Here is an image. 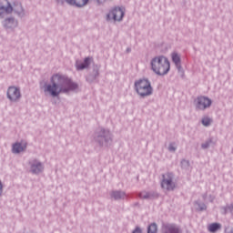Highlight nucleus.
<instances>
[{"label": "nucleus", "instance_id": "nucleus-1", "mask_svg": "<svg viewBox=\"0 0 233 233\" xmlns=\"http://www.w3.org/2000/svg\"><path fill=\"white\" fill-rule=\"evenodd\" d=\"M51 84L45 86L44 92H46L53 97H57L59 94H68L71 90H76L77 84L66 75L56 73L50 78Z\"/></svg>", "mask_w": 233, "mask_h": 233}, {"label": "nucleus", "instance_id": "nucleus-2", "mask_svg": "<svg viewBox=\"0 0 233 233\" xmlns=\"http://www.w3.org/2000/svg\"><path fill=\"white\" fill-rule=\"evenodd\" d=\"M151 70L157 76H167L170 72V61L163 56H156L151 60Z\"/></svg>", "mask_w": 233, "mask_h": 233}, {"label": "nucleus", "instance_id": "nucleus-3", "mask_svg": "<svg viewBox=\"0 0 233 233\" xmlns=\"http://www.w3.org/2000/svg\"><path fill=\"white\" fill-rule=\"evenodd\" d=\"M12 12H15L18 15L23 14V5L19 3H15L12 6L8 0H0V17H5L8 14H12Z\"/></svg>", "mask_w": 233, "mask_h": 233}, {"label": "nucleus", "instance_id": "nucleus-4", "mask_svg": "<svg viewBox=\"0 0 233 233\" xmlns=\"http://www.w3.org/2000/svg\"><path fill=\"white\" fill-rule=\"evenodd\" d=\"M136 90L138 96L141 97H146L147 96H150L152 94V86H150V82L147 79H142L135 83Z\"/></svg>", "mask_w": 233, "mask_h": 233}, {"label": "nucleus", "instance_id": "nucleus-5", "mask_svg": "<svg viewBox=\"0 0 233 233\" xmlns=\"http://www.w3.org/2000/svg\"><path fill=\"white\" fill-rule=\"evenodd\" d=\"M195 105L198 110H207L212 105V100L207 96H198L195 100Z\"/></svg>", "mask_w": 233, "mask_h": 233}, {"label": "nucleus", "instance_id": "nucleus-6", "mask_svg": "<svg viewBox=\"0 0 233 233\" xmlns=\"http://www.w3.org/2000/svg\"><path fill=\"white\" fill-rule=\"evenodd\" d=\"M125 16V9L121 7H114L107 15V19L114 21H121Z\"/></svg>", "mask_w": 233, "mask_h": 233}, {"label": "nucleus", "instance_id": "nucleus-7", "mask_svg": "<svg viewBox=\"0 0 233 233\" xmlns=\"http://www.w3.org/2000/svg\"><path fill=\"white\" fill-rule=\"evenodd\" d=\"M161 187L164 190H174L176 188V184L172 181V174L167 173L163 176Z\"/></svg>", "mask_w": 233, "mask_h": 233}, {"label": "nucleus", "instance_id": "nucleus-8", "mask_svg": "<svg viewBox=\"0 0 233 233\" xmlns=\"http://www.w3.org/2000/svg\"><path fill=\"white\" fill-rule=\"evenodd\" d=\"M7 97L9 100L14 102L19 101V99L21 98V91L15 86H10L7 89Z\"/></svg>", "mask_w": 233, "mask_h": 233}, {"label": "nucleus", "instance_id": "nucleus-9", "mask_svg": "<svg viewBox=\"0 0 233 233\" xmlns=\"http://www.w3.org/2000/svg\"><path fill=\"white\" fill-rule=\"evenodd\" d=\"M26 150V142L15 143L13 145V154H19Z\"/></svg>", "mask_w": 233, "mask_h": 233}, {"label": "nucleus", "instance_id": "nucleus-10", "mask_svg": "<svg viewBox=\"0 0 233 233\" xmlns=\"http://www.w3.org/2000/svg\"><path fill=\"white\" fill-rule=\"evenodd\" d=\"M88 1L90 0H66L68 5L72 6H77V8H83V6H86L88 5Z\"/></svg>", "mask_w": 233, "mask_h": 233}, {"label": "nucleus", "instance_id": "nucleus-11", "mask_svg": "<svg viewBox=\"0 0 233 233\" xmlns=\"http://www.w3.org/2000/svg\"><path fill=\"white\" fill-rule=\"evenodd\" d=\"M165 233H181V229L179 227L176 226L175 224H167L164 226Z\"/></svg>", "mask_w": 233, "mask_h": 233}, {"label": "nucleus", "instance_id": "nucleus-12", "mask_svg": "<svg viewBox=\"0 0 233 233\" xmlns=\"http://www.w3.org/2000/svg\"><path fill=\"white\" fill-rule=\"evenodd\" d=\"M31 170L33 174H39L43 170V165L37 162V160H35L31 165Z\"/></svg>", "mask_w": 233, "mask_h": 233}, {"label": "nucleus", "instance_id": "nucleus-13", "mask_svg": "<svg viewBox=\"0 0 233 233\" xmlns=\"http://www.w3.org/2000/svg\"><path fill=\"white\" fill-rule=\"evenodd\" d=\"M4 26H5V28H15V26H17V21L14 18H7L4 22Z\"/></svg>", "mask_w": 233, "mask_h": 233}, {"label": "nucleus", "instance_id": "nucleus-14", "mask_svg": "<svg viewBox=\"0 0 233 233\" xmlns=\"http://www.w3.org/2000/svg\"><path fill=\"white\" fill-rule=\"evenodd\" d=\"M90 65V57H86L84 60V63L79 64V62H76V69L78 70H85V68H88Z\"/></svg>", "mask_w": 233, "mask_h": 233}, {"label": "nucleus", "instance_id": "nucleus-15", "mask_svg": "<svg viewBox=\"0 0 233 233\" xmlns=\"http://www.w3.org/2000/svg\"><path fill=\"white\" fill-rule=\"evenodd\" d=\"M171 57H172L173 63H175L177 66H179L181 63V57L179 56V55H177V53H173L171 55Z\"/></svg>", "mask_w": 233, "mask_h": 233}, {"label": "nucleus", "instance_id": "nucleus-16", "mask_svg": "<svg viewBox=\"0 0 233 233\" xmlns=\"http://www.w3.org/2000/svg\"><path fill=\"white\" fill-rule=\"evenodd\" d=\"M221 228V225L218 223H213L208 226L209 232H217V230H219Z\"/></svg>", "mask_w": 233, "mask_h": 233}, {"label": "nucleus", "instance_id": "nucleus-17", "mask_svg": "<svg viewBox=\"0 0 233 233\" xmlns=\"http://www.w3.org/2000/svg\"><path fill=\"white\" fill-rule=\"evenodd\" d=\"M112 198H114V199H123V198H125V193L115 191L112 193Z\"/></svg>", "mask_w": 233, "mask_h": 233}, {"label": "nucleus", "instance_id": "nucleus-18", "mask_svg": "<svg viewBox=\"0 0 233 233\" xmlns=\"http://www.w3.org/2000/svg\"><path fill=\"white\" fill-rule=\"evenodd\" d=\"M147 233H157V224L152 223L147 228Z\"/></svg>", "mask_w": 233, "mask_h": 233}, {"label": "nucleus", "instance_id": "nucleus-19", "mask_svg": "<svg viewBox=\"0 0 233 233\" xmlns=\"http://www.w3.org/2000/svg\"><path fill=\"white\" fill-rule=\"evenodd\" d=\"M210 123H212V120L209 117H204L202 119V124L204 125V127H208Z\"/></svg>", "mask_w": 233, "mask_h": 233}, {"label": "nucleus", "instance_id": "nucleus-20", "mask_svg": "<svg viewBox=\"0 0 233 233\" xmlns=\"http://www.w3.org/2000/svg\"><path fill=\"white\" fill-rule=\"evenodd\" d=\"M209 145H210L209 142H206L205 144H202V148H208Z\"/></svg>", "mask_w": 233, "mask_h": 233}, {"label": "nucleus", "instance_id": "nucleus-21", "mask_svg": "<svg viewBox=\"0 0 233 233\" xmlns=\"http://www.w3.org/2000/svg\"><path fill=\"white\" fill-rule=\"evenodd\" d=\"M0 196H3V183L0 181Z\"/></svg>", "mask_w": 233, "mask_h": 233}, {"label": "nucleus", "instance_id": "nucleus-22", "mask_svg": "<svg viewBox=\"0 0 233 233\" xmlns=\"http://www.w3.org/2000/svg\"><path fill=\"white\" fill-rule=\"evenodd\" d=\"M133 233H141V229L138 228H137L133 231Z\"/></svg>", "mask_w": 233, "mask_h": 233}, {"label": "nucleus", "instance_id": "nucleus-23", "mask_svg": "<svg viewBox=\"0 0 233 233\" xmlns=\"http://www.w3.org/2000/svg\"><path fill=\"white\" fill-rule=\"evenodd\" d=\"M105 1H106V0H96V2L98 3V5H103V3H105Z\"/></svg>", "mask_w": 233, "mask_h": 233}, {"label": "nucleus", "instance_id": "nucleus-24", "mask_svg": "<svg viewBox=\"0 0 233 233\" xmlns=\"http://www.w3.org/2000/svg\"><path fill=\"white\" fill-rule=\"evenodd\" d=\"M169 150L171 152H174L176 150V147H174L173 146H169Z\"/></svg>", "mask_w": 233, "mask_h": 233}, {"label": "nucleus", "instance_id": "nucleus-25", "mask_svg": "<svg viewBox=\"0 0 233 233\" xmlns=\"http://www.w3.org/2000/svg\"><path fill=\"white\" fill-rule=\"evenodd\" d=\"M140 198H148V195H143V193H141Z\"/></svg>", "mask_w": 233, "mask_h": 233}, {"label": "nucleus", "instance_id": "nucleus-26", "mask_svg": "<svg viewBox=\"0 0 233 233\" xmlns=\"http://www.w3.org/2000/svg\"><path fill=\"white\" fill-rule=\"evenodd\" d=\"M207 208V206L203 205V207L200 208V210H205Z\"/></svg>", "mask_w": 233, "mask_h": 233}, {"label": "nucleus", "instance_id": "nucleus-27", "mask_svg": "<svg viewBox=\"0 0 233 233\" xmlns=\"http://www.w3.org/2000/svg\"><path fill=\"white\" fill-rule=\"evenodd\" d=\"M228 233H233V228H231V230Z\"/></svg>", "mask_w": 233, "mask_h": 233}]
</instances>
